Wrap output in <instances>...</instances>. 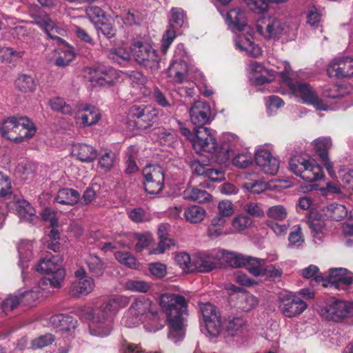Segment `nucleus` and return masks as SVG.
<instances>
[{"label": "nucleus", "instance_id": "35", "mask_svg": "<svg viewBox=\"0 0 353 353\" xmlns=\"http://www.w3.org/2000/svg\"><path fill=\"white\" fill-rule=\"evenodd\" d=\"M95 287L94 279L89 276L81 281H77L71 287V292L76 296L87 295L91 293Z\"/></svg>", "mask_w": 353, "mask_h": 353}, {"label": "nucleus", "instance_id": "50", "mask_svg": "<svg viewBox=\"0 0 353 353\" xmlns=\"http://www.w3.org/2000/svg\"><path fill=\"white\" fill-rule=\"evenodd\" d=\"M116 259L121 264L131 269H138L139 263L133 255L127 252H116Z\"/></svg>", "mask_w": 353, "mask_h": 353}, {"label": "nucleus", "instance_id": "46", "mask_svg": "<svg viewBox=\"0 0 353 353\" xmlns=\"http://www.w3.org/2000/svg\"><path fill=\"white\" fill-rule=\"evenodd\" d=\"M108 57L118 63H121L122 61H128L132 58V46L130 49L125 46L111 49L108 52Z\"/></svg>", "mask_w": 353, "mask_h": 353}, {"label": "nucleus", "instance_id": "40", "mask_svg": "<svg viewBox=\"0 0 353 353\" xmlns=\"http://www.w3.org/2000/svg\"><path fill=\"white\" fill-rule=\"evenodd\" d=\"M85 263L90 272L95 276H101L105 270L102 260L97 255L91 254L85 259Z\"/></svg>", "mask_w": 353, "mask_h": 353}, {"label": "nucleus", "instance_id": "28", "mask_svg": "<svg viewBox=\"0 0 353 353\" xmlns=\"http://www.w3.org/2000/svg\"><path fill=\"white\" fill-rule=\"evenodd\" d=\"M50 323L56 329L66 332L74 330L77 325V321L76 319L63 314L52 316L50 318Z\"/></svg>", "mask_w": 353, "mask_h": 353}, {"label": "nucleus", "instance_id": "57", "mask_svg": "<svg viewBox=\"0 0 353 353\" xmlns=\"http://www.w3.org/2000/svg\"><path fill=\"white\" fill-rule=\"evenodd\" d=\"M54 340L55 337L51 334L41 335L31 341V347L41 349L52 344Z\"/></svg>", "mask_w": 353, "mask_h": 353}, {"label": "nucleus", "instance_id": "33", "mask_svg": "<svg viewBox=\"0 0 353 353\" xmlns=\"http://www.w3.org/2000/svg\"><path fill=\"white\" fill-rule=\"evenodd\" d=\"M80 194L72 188H63L57 192L55 200L61 204L73 205L78 202Z\"/></svg>", "mask_w": 353, "mask_h": 353}, {"label": "nucleus", "instance_id": "56", "mask_svg": "<svg viewBox=\"0 0 353 353\" xmlns=\"http://www.w3.org/2000/svg\"><path fill=\"white\" fill-rule=\"evenodd\" d=\"M252 163V156L251 153L245 152L236 154L232 159L234 165L245 168L248 167Z\"/></svg>", "mask_w": 353, "mask_h": 353}, {"label": "nucleus", "instance_id": "7", "mask_svg": "<svg viewBox=\"0 0 353 353\" xmlns=\"http://www.w3.org/2000/svg\"><path fill=\"white\" fill-rule=\"evenodd\" d=\"M62 259L58 255L48 254L41 258L36 266V270L41 274H46L48 277L42 279L39 287L45 289V286L50 285L53 288H59L65 278V270L61 268Z\"/></svg>", "mask_w": 353, "mask_h": 353}, {"label": "nucleus", "instance_id": "44", "mask_svg": "<svg viewBox=\"0 0 353 353\" xmlns=\"http://www.w3.org/2000/svg\"><path fill=\"white\" fill-rule=\"evenodd\" d=\"M49 105L53 111L59 112L65 115H72L73 109L70 104L63 98L53 97L49 100Z\"/></svg>", "mask_w": 353, "mask_h": 353}, {"label": "nucleus", "instance_id": "58", "mask_svg": "<svg viewBox=\"0 0 353 353\" xmlns=\"http://www.w3.org/2000/svg\"><path fill=\"white\" fill-rule=\"evenodd\" d=\"M23 54V51H16L12 48H3L0 50V57L2 61L6 63H11L15 59H19Z\"/></svg>", "mask_w": 353, "mask_h": 353}, {"label": "nucleus", "instance_id": "45", "mask_svg": "<svg viewBox=\"0 0 353 353\" xmlns=\"http://www.w3.org/2000/svg\"><path fill=\"white\" fill-rule=\"evenodd\" d=\"M258 305V299L250 293H242L238 298V307L243 312H250Z\"/></svg>", "mask_w": 353, "mask_h": 353}, {"label": "nucleus", "instance_id": "26", "mask_svg": "<svg viewBox=\"0 0 353 353\" xmlns=\"http://www.w3.org/2000/svg\"><path fill=\"white\" fill-rule=\"evenodd\" d=\"M72 154L81 162H92L97 156V150L92 146L85 143H75L72 148Z\"/></svg>", "mask_w": 353, "mask_h": 353}, {"label": "nucleus", "instance_id": "2", "mask_svg": "<svg viewBox=\"0 0 353 353\" xmlns=\"http://www.w3.org/2000/svg\"><path fill=\"white\" fill-rule=\"evenodd\" d=\"M159 305L166 316L169 327L168 338L176 342L183 338L185 333L188 301L183 296L174 293H165L160 296Z\"/></svg>", "mask_w": 353, "mask_h": 353}, {"label": "nucleus", "instance_id": "19", "mask_svg": "<svg viewBox=\"0 0 353 353\" xmlns=\"http://www.w3.org/2000/svg\"><path fill=\"white\" fill-rule=\"evenodd\" d=\"M313 145L329 174L332 177H334L335 173L333 170L332 163L330 161L327 154V150H330L332 145L331 139L330 137H320L316 139L313 141Z\"/></svg>", "mask_w": 353, "mask_h": 353}, {"label": "nucleus", "instance_id": "18", "mask_svg": "<svg viewBox=\"0 0 353 353\" xmlns=\"http://www.w3.org/2000/svg\"><path fill=\"white\" fill-rule=\"evenodd\" d=\"M189 114L191 122L197 127H201L210 121V107L204 101H197L189 109Z\"/></svg>", "mask_w": 353, "mask_h": 353}, {"label": "nucleus", "instance_id": "16", "mask_svg": "<svg viewBox=\"0 0 353 353\" xmlns=\"http://www.w3.org/2000/svg\"><path fill=\"white\" fill-rule=\"evenodd\" d=\"M330 77L344 78L353 75V58L342 57L334 59L327 66Z\"/></svg>", "mask_w": 353, "mask_h": 353}, {"label": "nucleus", "instance_id": "41", "mask_svg": "<svg viewBox=\"0 0 353 353\" xmlns=\"http://www.w3.org/2000/svg\"><path fill=\"white\" fill-rule=\"evenodd\" d=\"M32 291L25 292L20 294H10L1 303L3 311L6 313L13 310L17 307L23 297L31 296Z\"/></svg>", "mask_w": 353, "mask_h": 353}, {"label": "nucleus", "instance_id": "52", "mask_svg": "<svg viewBox=\"0 0 353 353\" xmlns=\"http://www.w3.org/2000/svg\"><path fill=\"white\" fill-rule=\"evenodd\" d=\"M116 155L111 150L105 151L99 158V164L105 171L111 170L115 163Z\"/></svg>", "mask_w": 353, "mask_h": 353}, {"label": "nucleus", "instance_id": "43", "mask_svg": "<svg viewBox=\"0 0 353 353\" xmlns=\"http://www.w3.org/2000/svg\"><path fill=\"white\" fill-rule=\"evenodd\" d=\"M125 290L132 292L146 293L151 288V283L137 279H129L125 284Z\"/></svg>", "mask_w": 353, "mask_h": 353}, {"label": "nucleus", "instance_id": "32", "mask_svg": "<svg viewBox=\"0 0 353 353\" xmlns=\"http://www.w3.org/2000/svg\"><path fill=\"white\" fill-rule=\"evenodd\" d=\"M36 132L34 123L26 117H21V124L18 132L16 143H20L32 139Z\"/></svg>", "mask_w": 353, "mask_h": 353}, {"label": "nucleus", "instance_id": "48", "mask_svg": "<svg viewBox=\"0 0 353 353\" xmlns=\"http://www.w3.org/2000/svg\"><path fill=\"white\" fill-rule=\"evenodd\" d=\"M206 333L205 335L208 337L214 338L217 337L222 330V323L221 315L214 319L206 320L205 321Z\"/></svg>", "mask_w": 353, "mask_h": 353}, {"label": "nucleus", "instance_id": "6", "mask_svg": "<svg viewBox=\"0 0 353 353\" xmlns=\"http://www.w3.org/2000/svg\"><path fill=\"white\" fill-rule=\"evenodd\" d=\"M192 145L196 152H217V161L220 163H225L230 158V146L223 143L218 150L216 139L206 127L201 126L194 128V137L192 139Z\"/></svg>", "mask_w": 353, "mask_h": 353}, {"label": "nucleus", "instance_id": "30", "mask_svg": "<svg viewBox=\"0 0 353 353\" xmlns=\"http://www.w3.org/2000/svg\"><path fill=\"white\" fill-rule=\"evenodd\" d=\"M206 214V210L197 205H192L186 208L183 212L186 221L193 224L202 222L205 219Z\"/></svg>", "mask_w": 353, "mask_h": 353}, {"label": "nucleus", "instance_id": "61", "mask_svg": "<svg viewBox=\"0 0 353 353\" xmlns=\"http://www.w3.org/2000/svg\"><path fill=\"white\" fill-rule=\"evenodd\" d=\"M307 224L311 229L312 232L314 234V237L319 240H321L322 235H321V234L325 227L323 221L318 219H311L308 220Z\"/></svg>", "mask_w": 353, "mask_h": 353}, {"label": "nucleus", "instance_id": "47", "mask_svg": "<svg viewBox=\"0 0 353 353\" xmlns=\"http://www.w3.org/2000/svg\"><path fill=\"white\" fill-rule=\"evenodd\" d=\"M15 87L23 93L32 92L35 89L34 79L28 75H20L15 81Z\"/></svg>", "mask_w": 353, "mask_h": 353}, {"label": "nucleus", "instance_id": "4", "mask_svg": "<svg viewBox=\"0 0 353 353\" xmlns=\"http://www.w3.org/2000/svg\"><path fill=\"white\" fill-rule=\"evenodd\" d=\"M158 311L155 304L150 299L139 297L135 299L124 312L122 324L133 327L150 320L158 319Z\"/></svg>", "mask_w": 353, "mask_h": 353}, {"label": "nucleus", "instance_id": "54", "mask_svg": "<svg viewBox=\"0 0 353 353\" xmlns=\"http://www.w3.org/2000/svg\"><path fill=\"white\" fill-rule=\"evenodd\" d=\"M175 263L183 271L192 270V256L186 252H179L174 257Z\"/></svg>", "mask_w": 353, "mask_h": 353}, {"label": "nucleus", "instance_id": "59", "mask_svg": "<svg viewBox=\"0 0 353 353\" xmlns=\"http://www.w3.org/2000/svg\"><path fill=\"white\" fill-rule=\"evenodd\" d=\"M217 210L218 214L216 215L221 216L225 219L231 216L234 212L233 203L227 199L219 202Z\"/></svg>", "mask_w": 353, "mask_h": 353}, {"label": "nucleus", "instance_id": "60", "mask_svg": "<svg viewBox=\"0 0 353 353\" xmlns=\"http://www.w3.org/2000/svg\"><path fill=\"white\" fill-rule=\"evenodd\" d=\"M204 321L214 319L221 315L216 307L210 303H203L200 307Z\"/></svg>", "mask_w": 353, "mask_h": 353}, {"label": "nucleus", "instance_id": "8", "mask_svg": "<svg viewBox=\"0 0 353 353\" xmlns=\"http://www.w3.org/2000/svg\"><path fill=\"white\" fill-rule=\"evenodd\" d=\"M132 59L140 65L154 72L160 69L161 57L157 51L149 43L140 41L132 44Z\"/></svg>", "mask_w": 353, "mask_h": 353}, {"label": "nucleus", "instance_id": "49", "mask_svg": "<svg viewBox=\"0 0 353 353\" xmlns=\"http://www.w3.org/2000/svg\"><path fill=\"white\" fill-rule=\"evenodd\" d=\"M252 224V220L246 215H238L235 216L231 223L232 228L229 230L230 234L238 233L247 229Z\"/></svg>", "mask_w": 353, "mask_h": 353}, {"label": "nucleus", "instance_id": "17", "mask_svg": "<svg viewBox=\"0 0 353 353\" xmlns=\"http://www.w3.org/2000/svg\"><path fill=\"white\" fill-rule=\"evenodd\" d=\"M255 161L261 170L267 174L275 175L279 171V161L278 159L265 149H261L256 152Z\"/></svg>", "mask_w": 353, "mask_h": 353}, {"label": "nucleus", "instance_id": "9", "mask_svg": "<svg viewBox=\"0 0 353 353\" xmlns=\"http://www.w3.org/2000/svg\"><path fill=\"white\" fill-rule=\"evenodd\" d=\"M290 170L307 182H313L324 176L322 168L315 162L301 156H294L290 160Z\"/></svg>", "mask_w": 353, "mask_h": 353}, {"label": "nucleus", "instance_id": "55", "mask_svg": "<svg viewBox=\"0 0 353 353\" xmlns=\"http://www.w3.org/2000/svg\"><path fill=\"white\" fill-rule=\"evenodd\" d=\"M250 67L252 70L256 72H261L263 74H270V77H266L264 76V74H262L258 77H256V81L259 83L263 84L265 83L270 82L274 77V75L270 72L272 70H270L268 69L265 68L263 66H262L258 62H253L250 64Z\"/></svg>", "mask_w": 353, "mask_h": 353}, {"label": "nucleus", "instance_id": "42", "mask_svg": "<svg viewBox=\"0 0 353 353\" xmlns=\"http://www.w3.org/2000/svg\"><path fill=\"white\" fill-rule=\"evenodd\" d=\"M15 210L21 219H28L35 216V210L29 202L24 199L17 201L14 203Z\"/></svg>", "mask_w": 353, "mask_h": 353}, {"label": "nucleus", "instance_id": "64", "mask_svg": "<svg viewBox=\"0 0 353 353\" xmlns=\"http://www.w3.org/2000/svg\"><path fill=\"white\" fill-rule=\"evenodd\" d=\"M176 30L168 28V29L163 34L162 37V51L163 53H166L170 45L173 42L174 39L176 37Z\"/></svg>", "mask_w": 353, "mask_h": 353}, {"label": "nucleus", "instance_id": "25", "mask_svg": "<svg viewBox=\"0 0 353 353\" xmlns=\"http://www.w3.org/2000/svg\"><path fill=\"white\" fill-rule=\"evenodd\" d=\"M21 124V117H10L5 120L1 127V136L8 140L16 143L18 132Z\"/></svg>", "mask_w": 353, "mask_h": 353}, {"label": "nucleus", "instance_id": "38", "mask_svg": "<svg viewBox=\"0 0 353 353\" xmlns=\"http://www.w3.org/2000/svg\"><path fill=\"white\" fill-rule=\"evenodd\" d=\"M221 250L223 254L221 256V261H225L229 266L232 268H244L247 257L246 255L235 252H230L223 250Z\"/></svg>", "mask_w": 353, "mask_h": 353}, {"label": "nucleus", "instance_id": "34", "mask_svg": "<svg viewBox=\"0 0 353 353\" xmlns=\"http://www.w3.org/2000/svg\"><path fill=\"white\" fill-rule=\"evenodd\" d=\"M247 326V320L241 316L228 318L225 330L230 336H234L241 334Z\"/></svg>", "mask_w": 353, "mask_h": 353}, {"label": "nucleus", "instance_id": "23", "mask_svg": "<svg viewBox=\"0 0 353 353\" xmlns=\"http://www.w3.org/2000/svg\"><path fill=\"white\" fill-rule=\"evenodd\" d=\"M129 115L132 118L140 119L148 125H150L157 117V110L150 105H132L129 110Z\"/></svg>", "mask_w": 353, "mask_h": 353}, {"label": "nucleus", "instance_id": "37", "mask_svg": "<svg viewBox=\"0 0 353 353\" xmlns=\"http://www.w3.org/2000/svg\"><path fill=\"white\" fill-rule=\"evenodd\" d=\"M323 211L328 219L336 221H341L347 215L345 205L335 203L328 204Z\"/></svg>", "mask_w": 353, "mask_h": 353}, {"label": "nucleus", "instance_id": "22", "mask_svg": "<svg viewBox=\"0 0 353 353\" xmlns=\"http://www.w3.org/2000/svg\"><path fill=\"white\" fill-rule=\"evenodd\" d=\"M250 34H239L234 39L235 46L245 54L257 57L261 54V48L250 39Z\"/></svg>", "mask_w": 353, "mask_h": 353}, {"label": "nucleus", "instance_id": "12", "mask_svg": "<svg viewBox=\"0 0 353 353\" xmlns=\"http://www.w3.org/2000/svg\"><path fill=\"white\" fill-rule=\"evenodd\" d=\"M144 189L150 194L161 192L164 185V170L159 165H148L143 170Z\"/></svg>", "mask_w": 353, "mask_h": 353}, {"label": "nucleus", "instance_id": "14", "mask_svg": "<svg viewBox=\"0 0 353 353\" xmlns=\"http://www.w3.org/2000/svg\"><path fill=\"white\" fill-rule=\"evenodd\" d=\"M221 250H214L210 252L196 253L192 256V270L201 272H208L221 263Z\"/></svg>", "mask_w": 353, "mask_h": 353}, {"label": "nucleus", "instance_id": "5", "mask_svg": "<svg viewBox=\"0 0 353 353\" xmlns=\"http://www.w3.org/2000/svg\"><path fill=\"white\" fill-rule=\"evenodd\" d=\"M290 71V64L283 61L281 63V66L278 67V70L274 72L279 74L282 80L287 83L292 92L302 99L303 103L312 105L319 110H327V105L319 98L316 92L309 84L301 82H292L289 77Z\"/></svg>", "mask_w": 353, "mask_h": 353}, {"label": "nucleus", "instance_id": "51", "mask_svg": "<svg viewBox=\"0 0 353 353\" xmlns=\"http://www.w3.org/2000/svg\"><path fill=\"white\" fill-rule=\"evenodd\" d=\"M32 243L29 241H21L18 245L19 265H22L23 261H28L32 257Z\"/></svg>", "mask_w": 353, "mask_h": 353}, {"label": "nucleus", "instance_id": "20", "mask_svg": "<svg viewBox=\"0 0 353 353\" xmlns=\"http://www.w3.org/2000/svg\"><path fill=\"white\" fill-rule=\"evenodd\" d=\"M76 117L83 126H90L96 124L99 121L101 113L95 106L85 104L79 109Z\"/></svg>", "mask_w": 353, "mask_h": 353}, {"label": "nucleus", "instance_id": "3", "mask_svg": "<svg viewBox=\"0 0 353 353\" xmlns=\"http://www.w3.org/2000/svg\"><path fill=\"white\" fill-rule=\"evenodd\" d=\"M31 17L33 19L31 23L37 25L43 30L49 38L57 40L63 45L59 57L55 60V65L59 67L68 65L74 59L75 52L73 48L61 38L65 34V30L48 14H31Z\"/></svg>", "mask_w": 353, "mask_h": 353}, {"label": "nucleus", "instance_id": "36", "mask_svg": "<svg viewBox=\"0 0 353 353\" xmlns=\"http://www.w3.org/2000/svg\"><path fill=\"white\" fill-rule=\"evenodd\" d=\"M267 260L247 256L245 266L250 273L255 276H261L264 272L263 266L266 265Z\"/></svg>", "mask_w": 353, "mask_h": 353}, {"label": "nucleus", "instance_id": "39", "mask_svg": "<svg viewBox=\"0 0 353 353\" xmlns=\"http://www.w3.org/2000/svg\"><path fill=\"white\" fill-rule=\"evenodd\" d=\"M186 17L183 9L172 8L169 17V27L176 30L185 25Z\"/></svg>", "mask_w": 353, "mask_h": 353}, {"label": "nucleus", "instance_id": "24", "mask_svg": "<svg viewBox=\"0 0 353 353\" xmlns=\"http://www.w3.org/2000/svg\"><path fill=\"white\" fill-rule=\"evenodd\" d=\"M225 20L233 32L246 30L248 28L245 13L239 8L230 10L226 14Z\"/></svg>", "mask_w": 353, "mask_h": 353}, {"label": "nucleus", "instance_id": "10", "mask_svg": "<svg viewBox=\"0 0 353 353\" xmlns=\"http://www.w3.org/2000/svg\"><path fill=\"white\" fill-rule=\"evenodd\" d=\"M256 28L260 34L268 39L278 38L292 28L284 20L274 16L261 17L256 21Z\"/></svg>", "mask_w": 353, "mask_h": 353}, {"label": "nucleus", "instance_id": "63", "mask_svg": "<svg viewBox=\"0 0 353 353\" xmlns=\"http://www.w3.org/2000/svg\"><path fill=\"white\" fill-rule=\"evenodd\" d=\"M148 269L151 274L157 279H162L167 274L166 265L159 262L150 263Z\"/></svg>", "mask_w": 353, "mask_h": 353}, {"label": "nucleus", "instance_id": "27", "mask_svg": "<svg viewBox=\"0 0 353 353\" xmlns=\"http://www.w3.org/2000/svg\"><path fill=\"white\" fill-rule=\"evenodd\" d=\"M188 67L185 61H172L168 68V77L174 83H181L188 75Z\"/></svg>", "mask_w": 353, "mask_h": 353}, {"label": "nucleus", "instance_id": "29", "mask_svg": "<svg viewBox=\"0 0 353 353\" xmlns=\"http://www.w3.org/2000/svg\"><path fill=\"white\" fill-rule=\"evenodd\" d=\"M226 219L221 216H214L210 221L208 228V236L211 239H215L223 234H230L229 231H225Z\"/></svg>", "mask_w": 353, "mask_h": 353}, {"label": "nucleus", "instance_id": "62", "mask_svg": "<svg viewBox=\"0 0 353 353\" xmlns=\"http://www.w3.org/2000/svg\"><path fill=\"white\" fill-rule=\"evenodd\" d=\"M96 29L99 35L101 34L108 39L112 38L116 34V29L108 23H97L96 24Z\"/></svg>", "mask_w": 353, "mask_h": 353}, {"label": "nucleus", "instance_id": "13", "mask_svg": "<svg viewBox=\"0 0 353 353\" xmlns=\"http://www.w3.org/2000/svg\"><path fill=\"white\" fill-rule=\"evenodd\" d=\"M314 281L316 283H322L323 287L339 289L345 288V286L351 284L353 276L347 269L339 268L330 270L326 279L323 276H316Z\"/></svg>", "mask_w": 353, "mask_h": 353}, {"label": "nucleus", "instance_id": "15", "mask_svg": "<svg viewBox=\"0 0 353 353\" xmlns=\"http://www.w3.org/2000/svg\"><path fill=\"white\" fill-rule=\"evenodd\" d=\"M352 309V303L331 298L325 308L321 310V314L329 320L339 321L347 317Z\"/></svg>", "mask_w": 353, "mask_h": 353}, {"label": "nucleus", "instance_id": "11", "mask_svg": "<svg viewBox=\"0 0 353 353\" xmlns=\"http://www.w3.org/2000/svg\"><path fill=\"white\" fill-rule=\"evenodd\" d=\"M307 307V304L296 294L290 292H281L278 296V308L287 318L301 315Z\"/></svg>", "mask_w": 353, "mask_h": 353}, {"label": "nucleus", "instance_id": "53", "mask_svg": "<svg viewBox=\"0 0 353 353\" xmlns=\"http://www.w3.org/2000/svg\"><path fill=\"white\" fill-rule=\"evenodd\" d=\"M267 215L272 219L277 221H282L288 216V211L286 208L281 205H274L268 208Z\"/></svg>", "mask_w": 353, "mask_h": 353}, {"label": "nucleus", "instance_id": "1", "mask_svg": "<svg viewBox=\"0 0 353 353\" xmlns=\"http://www.w3.org/2000/svg\"><path fill=\"white\" fill-rule=\"evenodd\" d=\"M128 303V296H118L110 299L99 307L88 310L86 314L89 319L90 333L100 337L109 335L112 329L113 316Z\"/></svg>", "mask_w": 353, "mask_h": 353}, {"label": "nucleus", "instance_id": "31", "mask_svg": "<svg viewBox=\"0 0 353 353\" xmlns=\"http://www.w3.org/2000/svg\"><path fill=\"white\" fill-rule=\"evenodd\" d=\"M183 197L188 201L205 203L208 202L212 196L205 190L190 186L183 191Z\"/></svg>", "mask_w": 353, "mask_h": 353}, {"label": "nucleus", "instance_id": "21", "mask_svg": "<svg viewBox=\"0 0 353 353\" xmlns=\"http://www.w3.org/2000/svg\"><path fill=\"white\" fill-rule=\"evenodd\" d=\"M88 74L90 80L101 86L111 85L113 83L116 72L112 68L99 67L97 68H89Z\"/></svg>", "mask_w": 353, "mask_h": 353}]
</instances>
